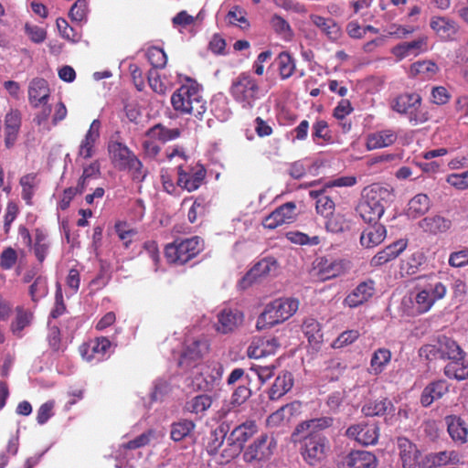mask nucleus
<instances>
[{
	"mask_svg": "<svg viewBox=\"0 0 468 468\" xmlns=\"http://www.w3.org/2000/svg\"><path fill=\"white\" fill-rule=\"evenodd\" d=\"M392 199V190L379 184H373L364 188L356 212L365 223L378 222Z\"/></svg>",
	"mask_w": 468,
	"mask_h": 468,
	"instance_id": "1",
	"label": "nucleus"
},
{
	"mask_svg": "<svg viewBox=\"0 0 468 468\" xmlns=\"http://www.w3.org/2000/svg\"><path fill=\"white\" fill-rule=\"evenodd\" d=\"M415 286L412 307L417 314L428 313L432 306L442 300L448 292L447 286L434 274L419 276Z\"/></svg>",
	"mask_w": 468,
	"mask_h": 468,
	"instance_id": "2",
	"label": "nucleus"
},
{
	"mask_svg": "<svg viewBox=\"0 0 468 468\" xmlns=\"http://www.w3.org/2000/svg\"><path fill=\"white\" fill-rule=\"evenodd\" d=\"M173 109L180 114H190L202 119L207 112V101L196 82L181 85L171 96Z\"/></svg>",
	"mask_w": 468,
	"mask_h": 468,
	"instance_id": "3",
	"label": "nucleus"
},
{
	"mask_svg": "<svg viewBox=\"0 0 468 468\" xmlns=\"http://www.w3.org/2000/svg\"><path fill=\"white\" fill-rule=\"evenodd\" d=\"M108 152L115 168L130 173L133 181L144 180L147 172L144 169L143 163L126 144L118 141L110 142Z\"/></svg>",
	"mask_w": 468,
	"mask_h": 468,
	"instance_id": "4",
	"label": "nucleus"
},
{
	"mask_svg": "<svg viewBox=\"0 0 468 468\" xmlns=\"http://www.w3.org/2000/svg\"><path fill=\"white\" fill-rule=\"evenodd\" d=\"M299 308L296 298H279L266 304L257 319L258 330L271 328L291 318Z\"/></svg>",
	"mask_w": 468,
	"mask_h": 468,
	"instance_id": "5",
	"label": "nucleus"
},
{
	"mask_svg": "<svg viewBox=\"0 0 468 468\" xmlns=\"http://www.w3.org/2000/svg\"><path fill=\"white\" fill-rule=\"evenodd\" d=\"M391 109L400 115L407 116L412 126L427 122L431 116L422 107V98L418 92H403L397 95L390 102Z\"/></svg>",
	"mask_w": 468,
	"mask_h": 468,
	"instance_id": "6",
	"label": "nucleus"
},
{
	"mask_svg": "<svg viewBox=\"0 0 468 468\" xmlns=\"http://www.w3.org/2000/svg\"><path fill=\"white\" fill-rule=\"evenodd\" d=\"M204 250V240L197 237L176 239L165 247V257L168 263L184 265Z\"/></svg>",
	"mask_w": 468,
	"mask_h": 468,
	"instance_id": "7",
	"label": "nucleus"
},
{
	"mask_svg": "<svg viewBox=\"0 0 468 468\" xmlns=\"http://www.w3.org/2000/svg\"><path fill=\"white\" fill-rule=\"evenodd\" d=\"M300 453L310 466L321 464L327 457L329 441L322 434L307 433L299 439Z\"/></svg>",
	"mask_w": 468,
	"mask_h": 468,
	"instance_id": "8",
	"label": "nucleus"
},
{
	"mask_svg": "<svg viewBox=\"0 0 468 468\" xmlns=\"http://www.w3.org/2000/svg\"><path fill=\"white\" fill-rule=\"evenodd\" d=\"M111 347V341L107 337L101 336L82 343L79 346V352L85 361L97 364L108 357Z\"/></svg>",
	"mask_w": 468,
	"mask_h": 468,
	"instance_id": "9",
	"label": "nucleus"
},
{
	"mask_svg": "<svg viewBox=\"0 0 468 468\" xmlns=\"http://www.w3.org/2000/svg\"><path fill=\"white\" fill-rule=\"evenodd\" d=\"M208 350L209 345L206 339L186 340L178 366L185 369L195 367Z\"/></svg>",
	"mask_w": 468,
	"mask_h": 468,
	"instance_id": "10",
	"label": "nucleus"
},
{
	"mask_svg": "<svg viewBox=\"0 0 468 468\" xmlns=\"http://www.w3.org/2000/svg\"><path fill=\"white\" fill-rule=\"evenodd\" d=\"M275 448V440L267 434H261L244 451L243 459L250 463L268 460L273 454Z\"/></svg>",
	"mask_w": 468,
	"mask_h": 468,
	"instance_id": "11",
	"label": "nucleus"
},
{
	"mask_svg": "<svg viewBox=\"0 0 468 468\" xmlns=\"http://www.w3.org/2000/svg\"><path fill=\"white\" fill-rule=\"evenodd\" d=\"M397 447L402 468H424L421 452L418 446L406 437H398Z\"/></svg>",
	"mask_w": 468,
	"mask_h": 468,
	"instance_id": "12",
	"label": "nucleus"
},
{
	"mask_svg": "<svg viewBox=\"0 0 468 468\" xmlns=\"http://www.w3.org/2000/svg\"><path fill=\"white\" fill-rule=\"evenodd\" d=\"M206 170L203 166L196 167L178 165L176 185L188 192L197 190L203 183Z\"/></svg>",
	"mask_w": 468,
	"mask_h": 468,
	"instance_id": "13",
	"label": "nucleus"
},
{
	"mask_svg": "<svg viewBox=\"0 0 468 468\" xmlns=\"http://www.w3.org/2000/svg\"><path fill=\"white\" fill-rule=\"evenodd\" d=\"M295 210L296 206L293 202H287L280 206L264 218L263 227L274 229L282 224L291 223L295 218Z\"/></svg>",
	"mask_w": 468,
	"mask_h": 468,
	"instance_id": "14",
	"label": "nucleus"
},
{
	"mask_svg": "<svg viewBox=\"0 0 468 468\" xmlns=\"http://www.w3.org/2000/svg\"><path fill=\"white\" fill-rule=\"evenodd\" d=\"M22 125V113L17 109H10L4 119L5 144L11 148L17 141Z\"/></svg>",
	"mask_w": 468,
	"mask_h": 468,
	"instance_id": "15",
	"label": "nucleus"
},
{
	"mask_svg": "<svg viewBox=\"0 0 468 468\" xmlns=\"http://www.w3.org/2000/svg\"><path fill=\"white\" fill-rule=\"evenodd\" d=\"M428 49V37H420L410 42H403L394 46L391 48V54L397 58L398 61L413 56L417 57L420 54L427 51Z\"/></svg>",
	"mask_w": 468,
	"mask_h": 468,
	"instance_id": "16",
	"label": "nucleus"
},
{
	"mask_svg": "<svg viewBox=\"0 0 468 468\" xmlns=\"http://www.w3.org/2000/svg\"><path fill=\"white\" fill-rule=\"evenodd\" d=\"M346 435L367 446L377 443L379 432L378 428L375 425L355 424L346 430Z\"/></svg>",
	"mask_w": 468,
	"mask_h": 468,
	"instance_id": "17",
	"label": "nucleus"
},
{
	"mask_svg": "<svg viewBox=\"0 0 468 468\" xmlns=\"http://www.w3.org/2000/svg\"><path fill=\"white\" fill-rule=\"evenodd\" d=\"M447 432L452 441L457 445L468 441V424L458 415L451 414L444 418Z\"/></svg>",
	"mask_w": 468,
	"mask_h": 468,
	"instance_id": "18",
	"label": "nucleus"
},
{
	"mask_svg": "<svg viewBox=\"0 0 468 468\" xmlns=\"http://www.w3.org/2000/svg\"><path fill=\"white\" fill-rule=\"evenodd\" d=\"M277 261L272 258H264L259 262H257L253 268H251L247 274L242 278L239 282V287L241 289H246L253 282L257 281L258 278L262 276H266L270 274L271 271L277 269Z\"/></svg>",
	"mask_w": 468,
	"mask_h": 468,
	"instance_id": "19",
	"label": "nucleus"
},
{
	"mask_svg": "<svg viewBox=\"0 0 468 468\" xmlns=\"http://www.w3.org/2000/svg\"><path fill=\"white\" fill-rule=\"evenodd\" d=\"M463 463L461 453L456 450H443L431 452L425 456V465L438 468L447 465H459Z\"/></svg>",
	"mask_w": 468,
	"mask_h": 468,
	"instance_id": "20",
	"label": "nucleus"
},
{
	"mask_svg": "<svg viewBox=\"0 0 468 468\" xmlns=\"http://www.w3.org/2000/svg\"><path fill=\"white\" fill-rule=\"evenodd\" d=\"M314 271L319 280L326 281L339 276L343 272V265L336 260L320 257L314 262Z\"/></svg>",
	"mask_w": 468,
	"mask_h": 468,
	"instance_id": "21",
	"label": "nucleus"
},
{
	"mask_svg": "<svg viewBox=\"0 0 468 468\" xmlns=\"http://www.w3.org/2000/svg\"><path fill=\"white\" fill-rule=\"evenodd\" d=\"M408 242L405 239H399L386 246L378 251L371 260V267H380L398 258L407 248Z\"/></svg>",
	"mask_w": 468,
	"mask_h": 468,
	"instance_id": "22",
	"label": "nucleus"
},
{
	"mask_svg": "<svg viewBox=\"0 0 468 468\" xmlns=\"http://www.w3.org/2000/svg\"><path fill=\"white\" fill-rule=\"evenodd\" d=\"M450 385L445 379H437L430 382L422 390L420 395V404L428 408L434 401L441 399L449 392Z\"/></svg>",
	"mask_w": 468,
	"mask_h": 468,
	"instance_id": "23",
	"label": "nucleus"
},
{
	"mask_svg": "<svg viewBox=\"0 0 468 468\" xmlns=\"http://www.w3.org/2000/svg\"><path fill=\"white\" fill-rule=\"evenodd\" d=\"M430 27L444 41L453 40L459 31V27L454 20L441 16H432Z\"/></svg>",
	"mask_w": 468,
	"mask_h": 468,
	"instance_id": "24",
	"label": "nucleus"
},
{
	"mask_svg": "<svg viewBox=\"0 0 468 468\" xmlns=\"http://www.w3.org/2000/svg\"><path fill=\"white\" fill-rule=\"evenodd\" d=\"M387 236V229L384 225L376 222L368 224L360 235V244L366 249H371L381 244Z\"/></svg>",
	"mask_w": 468,
	"mask_h": 468,
	"instance_id": "25",
	"label": "nucleus"
},
{
	"mask_svg": "<svg viewBox=\"0 0 468 468\" xmlns=\"http://www.w3.org/2000/svg\"><path fill=\"white\" fill-rule=\"evenodd\" d=\"M398 139V133L393 129H384L368 133L366 138V148L368 151L385 148L392 145Z\"/></svg>",
	"mask_w": 468,
	"mask_h": 468,
	"instance_id": "26",
	"label": "nucleus"
},
{
	"mask_svg": "<svg viewBox=\"0 0 468 468\" xmlns=\"http://www.w3.org/2000/svg\"><path fill=\"white\" fill-rule=\"evenodd\" d=\"M259 91L257 81L248 74H240L239 80L236 81V97L239 100L246 101L250 105L251 101H254Z\"/></svg>",
	"mask_w": 468,
	"mask_h": 468,
	"instance_id": "27",
	"label": "nucleus"
},
{
	"mask_svg": "<svg viewBox=\"0 0 468 468\" xmlns=\"http://www.w3.org/2000/svg\"><path fill=\"white\" fill-rule=\"evenodd\" d=\"M374 282L369 280L359 283L345 299V303L351 307H357L367 302L374 294Z\"/></svg>",
	"mask_w": 468,
	"mask_h": 468,
	"instance_id": "28",
	"label": "nucleus"
},
{
	"mask_svg": "<svg viewBox=\"0 0 468 468\" xmlns=\"http://www.w3.org/2000/svg\"><path fill=\"white\" fill-rule=\"evenodd\" d=\"M309 195L315 199V209L319 215L328 218L335 212V203L326 186L321 190H312Z\"/></svg>",
	"mask_w": 468,
	"mask_h": 468,
	"instance_id": "29",
	"label": "nucleus"
},
{
	"mask_svg": "<svg viewBox=\"0 0 468 468\" xmlns=\"http://www.w3.org/2000/svg\"><path fill=\"white\" fill-rule=\"evenodd\" d=\"M333 424L334 419L328 416L304 420L297 424L292 436L297 437L305 431L308 433L321 434L320 431L332 427Z\"/></svg>",
	"mask_w": 468,
	"mask_h": 468,
	"instance_id": "30",
	"label": "nucleus"
},
{
	"mask_svg": "<svg viewBox=\"0 0 468 468\" xmlns=\"http://www.w3.org/2000/svg\"><path fill=\"white\" fill-rule=\"evenodd\" d=\"M49 98L48 82L44 79H34L28 87L29 102L34 108L40 104L46 105Z\"/></svg>",
	"mask_w": 468,
	"mask_h": 468,
	"instance_id": "31",
	"label": "nucleus"
},
{
	"mask_svg": "<svg viewBox=\"0 0 468 468\" xmlns=\"http://www.w3.org/2000/svg\"><path fill=\"white\" fill-rule=\"evenodd\" d=\"M100 128L101 122L99 120H94L87 133L84 136V139L81 141L80 148H79V155L83 157L84 159L90 158L94 154L95 144L100 137Z\"/></svg>",
	"mask_w": 468,
	"mask_h": 468,
	"instance_id": "32",
	"label": "nucleus"
},
{
	"mask_svg": "<svg viewBox=\"0 0 468 468\" xmlns=\"http://www.w3.org/2000/svg\"><path fill=\"white\" fill-rule=\"evenodd\" d=\"M346 463L352 468H377L378 459L367 451H352L346 457Z\"/></svg>",
	"mask_w": 468,
	"mask_h": 468,
	"instance_id": "33",
	"label": "nucleus"
},
{
	"mask_svg": "<svg viewBox=\"0 0 468 468\" xmlns=\"http://www.w3.org/2000/svg\"><path fill=\"white\" fill-rule=\"evenodd\" d=\"M281 345L276 337L263 338L258 341L255 346H250L248 348V356L253 358H260L274 355L280 348Z\"/></svg>",
	"mask_w": 468,
	"mask_h": 468,
	"instance_id": "34",
	"label": "nucleus"
},
{
	"mask_svg": "<svg viewBox=\"0 0 468 468\" xmlns=\"http://www.w3.org/2000/svg\"><path fill=\"white\" fill-rule=\"evenodd\" d=\"M182 134L180 128H168L162 123H156L145 132V136L152 140H156L162 144L174 141Z\"/></svg>",
	"mask_w": 468,
	"mask_h": 468,
	"instance_id": "35",
	"label": "nucleus"
},
{
	"mask_svg": "<svg viewBox=\"0 0 468 468\" xmlns=\"http://www.w3.org/2000/svg\"><path fill=\"white\" fill-rule=\"evenodd\" d=\"M293 386V377L289 371L281 372L275 378L274 383L269 391V398L271 400L279 399L286 394Z\"/></svg>",
	"mask_w": 468,
	"mask_h": 468,
	"instance_id": "36",
	"label": "nucleus"
},
{
	"mask_svg": "<svg viewBox=\"0 0 468 468\" xmlns=\"http://www.w3.org/2000/svg\"><path fill=\"white\" fill-rule=\"evenodd\" d=\"M439 72L438 65L432 60H420L412 63L409 69L410 78L431 80Z\"/></svg>",
	"mask_w": 468,
	"mask_h": 468,
	"instance_id": "37",
	"label": "nucleus"
},
{
	"mask_svg": "<svg viewBox=\"0 0 468 468\" xmlns=\"http://www.w3.org/2000/svg\"><path fill=\"white\" fill-rule=\"evenodd\" d=\"M419 227L431 234L442 233L450 229L452 221L441 216L426 217L419 221Z\"/></svg>",
	"mask_w": 468,
	"mask_h": 468,
	"instance_id": "38",
	"label": "nucleus"
},
{
	"mask_svg": "<svg viewBox=\"0 0 468 468\" xmlns=\"http://www.w3.org/2000/svg\"><path fill=\"white\" fill-rule=\"evenodd\" d=\"M310 20L315 27L320 28L329 39L337 40L340 37V27L332 18H326L319 15L312 14L310 16Z\"/></svg>",
	"mask_w": 468,
	"mask_h": 468,
	"instance_id": "39",
	"label": "nucleus"
},
{
	"mask_svg": "<svg viewBox=\"0 0 468 468\" xmlns=\"http://www.w3.org/2000/svg\"><path fill=\"white\" fill-rule=\"evenodd\" d=\"M33 319V313L24 306L18 305L16 307V316L10 324L11 332L20 337L22 331L30 325Z\"/></svg>",
	"mask_w": 468,
	"mask_h": 468,
	"instance_id": "40",
	"label": "nucleus"
},
{
	"mask_svg": "<svg viewBox=\"0 0 468 468\" xmlns=\"http://www.w3.org/2000/svg\"><path fill=\"white\" fill-rule=\"evenodd\" d=\"M444 375L452 379L464 380L468 378V361L462 358L451 360L444 367Z\"/></svg>",
	"mask_w": 468,
	"mask_h": 468,
	"instance_id": "41",
	"label": "nucleus"
},
{
	"mask_svg": "<svg viewBox=\"0 0 468 468\" xmlns=\"http://www.w3.org/2000/svg\"><path fill=\"white\" fill-rule=\"evenodd\" d=\"M391 356L390 350L385 347L374 351L370 359V374L375 376L381 374L391 361Z\"/></svg>",
	"mask_w": 468,
	"mask_h": 468,
	"instance_id": "42",
	"label": "nucleus"
},
{
	"mask_svg": "<svg viewBox=\"0 0 468 468\" xmlns=\"http://www.w3.org/2000/svg\"><path fill=\"white\" fill-rule=\"evenodd\" d=\"M438 341L442 359H449L451 361L454 358H462L463 351L456 341L445 335L440 336Z\"/></svg>",
	"mask_w": 468,
	"mask_h": 468,
	"instance_id": "43",
	"label": "nucleus"
},
{
	"mask_svg": "<svg viewBox=\"0 0 468 468\" xmlns=\"http://www.w3.org/2000/svg\"><path fill=\"white\" fill-rule=\"evenodd\" d=\"M393 405L388 399L369 400L362 407V412L367 417L384 416Z\"/></svg>",
	"mask_w": 468,
	"mask_h": 468,
	"instance_id": "44",
	"label": "nucleus"
},
{
	"mask_svg": "<svg viewBox=\"0 0 468 468\" xmlns=\"http://www.w3.org/2000/svg\"><path fill=\"white\" fill-rule=\"evenodd\" d=\"M430 198L426 194H418L409 202L408 215L419 218L430 209Z\"/></svg>",
	"mask_w": 468,
	"mask_h": 468,
	"instance_id": "45",
	"label": "nucleus"
},
{
	"mask_svg": "<svg viewBox=\"0 0 468 468\" xmlns=\"http://www.w3.org/2000/svg\"><path fill=\"white\" fill-rule=\"evenodd\" d=\"M279 75L282 80H287L292 77L295 71V60L287 51H282L276 58Z\"/></svg>",
	"mask_w": 468,
	"mask_h": 468,
	"instance_id": "46",
	"label": "nucleus"
},
{
	"mask_svg": "<svg viewBox=\"0 0 468 468\" xmlns=\"http://www.w3.org/2000/svg\"><path fill=\"white\" fill-rule=\"evenodd\" d=\"M196 425L192 420H180L171 425L170 436L175 441H180L187 437L195 429Z\"/></svg>",
	"mask_w": 468,
	"mask_h": 468,
	"instance_id": "47",
	"label": "nucleus"
},
{
	"mask_svg": "<svg viewBox=\"0 0 468 468\" xmlns=\"http://www.w3.org/2000/svg\"><path fill=\"white\" fill-rule=\"evenodd\" d=\"M49 242L47 235L40 229L35 231L34 254L39 263H42L48 253Z\"/></svg>",
	"mask_w": 468,
	"mask_h": 468,
	"instance_id": "48",
	"label": "nucleus"
},
{
	"mask_svg": "<svg viewBox=\"0 0 468 468\" xmlns=\"http://www.w3.org/2000/svg\"><path fill=\"white\" fill-rule=\"evenodd\" d=\"M36 179L37 174L29 173L23 176L19 180V184L22 187L21 196L27 205H32V198L35 194Z\"/></svg>",
	"mask_w": 468,
	"mask_h": 468,
	"instance_id": "49",
	"label": "nucleus"
},
{
	"mask_svg": "<svg viewBox=\"0 0 468 468\" xmlns=\"http://www.w3.org/2000/svg\"><path fill=\"white\" fill-rule=\"evenodd\" d=\"M325 229L332 233H343L350 229V225L344 216L333 213L325 221Z\"/></svg>",
	"mask_w": 468,
	"mask_h": 468,
	"instance_id": "50",
	"label": "nucleus"
},
{
	"mask_svg": "<svg viewBox=\"0 0 468 468\" xmlns=\"http://www.w3.org/2000/svg\"><path fill=\"white\" fill-rule=\"evenodd\" d=\"M146 57L153 69H164L167 63V56L163 48L158 47H150L146 51Z\"/></svg>",
	"mask_w": 468,
	"mask_h": 468,
	"instance_id": "51",
	"label": "nucleus"
},
{
	"mask_svg": "<svg viewBox=\"0 0 468 468\" xmlns=\"http://www.w3.org/2000/svg\"><path fill=\"white\" fill-rule=\"evenodd\" d=\"M257 425L254 420H246L236 425V441L240 444L246 442L257 432Z\"/></svg>",
	"mask_w": 468,
	"mask_h": 468,
	"instance_id": "52",
	"label": "nucleus"
},
{
	"mask_svg": "<svg viewBox=\"0 0 468 468\" xmlns=\"http://www.w3.org/2000/svg\"><path fill=\"white\" fill-rule=\"evenodd\" d=\"M48 292L47 278L38 276L29 287V295L33 302L37 303L44 298Z\"/></svg>",
	"mask_w": 468,
	"mask_h": 468,
	"instance_id": "53",
	"label": "nucleus"
},
{
	"mask_svg": "<svg viewBox=\"0 0 468 468\" xmlns=\"http://www.w3.org/2000/svg\"><path fill=\"white\" fill-rule=\"evenodd\" d=\"M212 404L211 398L207 395H198L193 399L188 401L186 405V409L192 413H202L210 408Z\"/></svg>",
	"mask_w": 468,
	"mask_h": 468,
	"instance_id": "54",
	"label": "nucleus"
},
{
	"mask_svg": "<svg viewBox=\"0 0 468 468\" xmlns=\"http://www.w3.org/2000/svg\"><path fill=\"white\" fill-rule=\"evenodd\" d=\"M218 321L216 324V330L222 334H227L232 331L234 325V315L231 309H224L218 314Z\"/></svg>",
	"mask_w": 468,
	"mask_h": 468,
	"instance_id": "55",
	"label": "nucleus"
},
{
	"mask_svg": "<svg viewBox=\"0 0 468 468\" xmlns=\"http://www.w3.org/2000/svg\"><path fill=\"white\" fill-rule=\"evenodd\" d=\"M303 331L309 342L317 341L321 337V325L314 318H306L303 324Z\"/></svg>",
	"mask_w": 468,
	"mask_h": 468,
	"instance_id": "56",
	"label": "nucleus"
},
{
	"mask_svg": "<svg viewBox=\"0 0 468 468\" xmlns=\"http://www.w3.org/2000/svg\"><path fill=\"white\" fill-rule=\"evenodd\" d=\"M147 80L150 88L157 94L165 95L169 90V86L163 82L158 72L154 69L148 71Z\"/></svg>",
	"mask_w": 468,
	"mask_h": 468,
	"instance_id": "57",
	"label": "nucleus"
},
{
	"mask_svg": "<svg viewBox=\"0 0 468 468\" xmlns=\"http://www.w3.org/2000/svg\"><path fill=\"white\" fill-rule=\"evenodd\" d=\"M114 228L119 239L123 242V245L128 248L136 231L129 228L125 221L117 222Z\"/></svg>",
	"mask_w": 468,
	"mask_h": 468,
	"instance_id": "58",
	"label": "nucleus"
},
{
	"mask_svg": "<svg viewBox=\"0 0 468 468\" xmlns=\"http://www.w3.org/2000/svg\"><path fill=\"white\" fill-rule=\"evenodd\" d=\"M271 25L274 31L283 37H291L292 36L290 24L281 16L274 15L271 19Z\"/></svg>",
	"mask_w": 468,
	"mask_h": 468,
	"instance_id": "59",
	"label": "nucleus"
},
{
	"mask_svg": "<svg viewBox=\"0 0 468 468\" xmlns=\"http://www.w3.org/2000/svg\"><path fill=\"white\" fill-rule=\"evenodd\" d=\"M312 136L314 142H316L317 139H323L326 143L330 142L332 139V135L328 128L327 122L324 120H318L313 125Z\"/></svg>",
	"mask_w": 468,
	"mask_h": 468,
	"instance_id": "60",
	"label": "nucleus"
},
{
	"mask_svg": "<svg viewBox=\"0 0 468 468\" xmlns=\"http://www.w3.org/2000/svg\"><path fill=\"white\" fill-rule=\"evenodd\" d=\"M19 214V207L16 201L9 200L6 204L5 213L4 216V230L7 234L11 229L12 223Z\"/></svg>",
	"mask_w": 468,
	"mask_h": 468,
	"instance_id": "61",
	"label": "nucleus"
},
{
	"mask_svg": "<svg viewBox=\"0 0 468 468\" xmlns=\"http://www.w3.org/2000/svg\"><path fill=\"white\" fill-rule=\"evenodd\" d=\"M345 368L346 367H344L339 361L331 360L324 369V378L328 381L338 380Z\"/></svg>",
	"mask_w": 468,
	"mask_h": 468,
	"instance_id": "62",
	"label": "nucleus"
},
{
	"mask_svg": "<svg viewBox=\"0 0 468 468\" xmlns=\"http://www.w3.org/2000/svg\"><path fill=\"white\" fill-rule=\"evenodd\" d=\"M360 334L357 330H346L341 333L338 337L333 342L334 348H342L353 344L359 337Z\"/></svg>",
	"mask_w": 468,
	"mask_h": 468,
	"instance_id": "63",
	"label": "nucleus"
},
{
	"mask_svg": "<svg viewBox=\"0 0 468 468\" xmlns=\"http://www.w3.org/2000/svg\"><path fill=\"white\" fill-rule=\"evenodd\" d=\"M446 182L458 190L468 189V170L447 176Z\"/></svg>",
	"mask_w": 468,
	"mask_h": 468,
	"instance_id": "64",
	"label": "nucleus"
}]
</instances>
